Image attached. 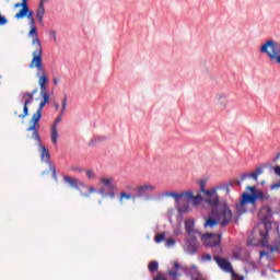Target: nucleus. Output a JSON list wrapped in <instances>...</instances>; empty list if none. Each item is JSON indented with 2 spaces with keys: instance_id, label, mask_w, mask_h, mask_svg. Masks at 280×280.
<instances>
[{
  "instance_id": "obj_1",
  "label": "nucleus",
  "mask_w": 280,
  "mask_h": 280,
  "mask_svg": "<svg viewBox=\"0 0 280 280\" xmlns=\"http://www.w3.org/2000/svg\"><path fill=\"white\" fill-rule=\"evenodd\" d=\"M30 69H36V78H38V86L40 91V101L39 106L35 114H33L31 118V126L26 129L27 132H33V137L36 141H40V135H38V130L40 129V119H43V108L45 105L49 104L50 96L47 92V84H49V75H47V70H45V66L43 65V57H33L30 65Z\"/></svg>"
},
{
  "instance_id": "obj_2",
  "label": "nucleus",
  "mask_w": 280,
  "mask_h": 280,
  "mask_svg": "<svg viewBox=\"0 0 280 280\" xmlns=\"http://www.w3.org/2000/svg\"><path fill=\"white\" fill-rule=\"evenodd\" d=\"M14 8H22L16 14L15 19H26L31 25V30L28 32V38H32V45L35 47L33 51V58L43 57V45L40 44V39L38 38V30L36 28V21L34 20V11L30 10V4H27V0H22V2H18L14 4Z\"/></svg>"
},
{
  "instance_id": "obj_3",
  "label": "nucleus",
  "mask_w": 280,
  "mask_h": 280,
  "mask_svg": "<svg viewBox=\"0 0 280 280\" xmlns=\"http://www.w3.org/2000/svg\"><path fill=\"white\" fill-rule=\"evenodd\" d=\"M233 220V211L228 206H223L220 210L213 209L203 224L205 229H213L221 224L222 228L229 226Z\"/></svg>"
},
{
  "instance_id": "obj_4",
  "label": "nucleus",
  "mask_w": 280,
  "mask_h": 280,
  "mask_svg": "<svg viewBox=\"0 0 280 280\" xmlns=\"http://www.w3.org/2000/svg\"><path fill=\"white\" fill-rule=\"evenodd\" d=\"M199 185L200 192L205 194V196L207 197L205 199L206 205H209L210 207H218V205H220V196L218 195V191H220V189H224L226 190V194H229V188L233 185V183L230 182L229 184L217 186L208 190L205 189L207 182L200 180Z\"/></svg>"
},
{
  "instance_id": "obj_5",
  "label": "nucleus",
  "mask_w": 280,
  "mask_h": 280,
  "mask_svg": "<svg viewBox=\"0 0 280 280\" xmlns=\"http://www.w3.org/2000/svg\"><path fill=\"white\" fill-rule=\"evenodd\" d=\"M162 198H173L176 205H180V201L191 202L195 207L202 203V196L197 194L196 196L191 190L184 192L164 191Z\"/></svg>"
},
{
  "instance_id": "obj_6",
  "label": "nucleus",
  "mask_w": 280,
  "mask_h": 280,
  "mask_svg": "<svg viewBox=\"0 0 280 280\" xmlns=\"http://www.w3.org/2000/svg\"><path fill=\"white\" fill-rule=\"evenodd\" d=\"M253 202L254 199L250 197V194L243 192L240 202L236 203L235 214L237 218L244 215V213H248V211H255L256 207Z\"/></svg>"
},
{
  "instance_id": "obj_7",
  "label": "nucleus",
  "mask_w": 280,
  "mask_h": 280,
  "mask_svg": "<svg viewBox=\"0 0 280 280\" xmlns=\"http://www.w3.org/2000/svg\"><path fill=\"white\" fill-rule=\"evenodd\" d=\"M98 185L106 187V189L101 188L98 194L104 198H110L112 200L115 199V191H117V184H115V179L113 177H101Z\"/></svg>"
},
{
  "instance_id": "obj_8",
  "label": "nucleus",
  "mask_w": 280,
  "mask_h": 280,
  "mask_svg": "<svg viewBox=\"0 0 280 280\" xmlns=\"http://www.w3.org/2000/svg\"><path fill=\"white\" fill-rule=\"evenodd\" d=\"M67 95L63 96L60 115L56 118L51 126L50 141L54 145H58V124L62 121V115L67 112Z\"/></svg>"
},
{
  "instance_id": "obj_9",
  "label": "nucleus",
  "mask_w": 280,
  "mask_h": 280,
  "mask_svg": "<svg viewBox=\"0 0 280 280\" xmlns=\"http://www.w3.org/2000/svg\"><path fill=\"white\" fill-rule=\"evenodd\" d=\"M136 198H144V200H152L150 194H154L156 191V185L151 183H143L135 188Z\"/></svg>"
},
{
  "instance_id": "obj_10",
  "label": "nucleus",
  "mask_w": 280,
  "mask_h": 280,
  "mask_svg": "<svg viewBox=\"0 0 280 280\" xmlns=\"http://www.w3.org/2000/svg\"><path fill=\"white\" fill-rule=\"evenodd\" d=\"M36 93H38V89L33 90L31 93H22V100H24L23 114L14 113V115H18L20 119H25L30 114V108L27 106L34 102V95H36Z\"/></svg>"
},
{
  "instance_id": "obj_11",
  "label": "nucleus",
  "mask_w": 280,
  "mask_h": 280,
  "mask_svg": "<svg viewBox=\"0 0 280 280\" xmlns=\"http://www.w3.org/2000/svg\"><path fill=\"white\" fill-rule=\"evenodd\" d=\"M214 261L218 264L221 270H224L225 272H231L233 280H244L242 276L235 273V271L233 270V265H231V261H229L228 259L220 256H214Z\"/></svg>"
},
{
  "instance_id": "obj_12",
  "label": "nucleus",
  "mask_w": 280,
  "mask_h": 280,
  "mask_svg": "<svg viewBox=\"0 0 280 280\" xmlns=\"http://www.w3.org/2000/svg\"><path fill=\"white\" fill-rule=\"evenodd\" d=\"M199 237H201L203 246H208L210 248H212L213 246H220V244L222 243L221 234L207 233L199 235Z\"/></svg>"
},
{
  "instance_id": "obj_13",
  "label": "nucleus",
  "mask_w": 280,
  "mask_h": 280,
  "mask_svg": "<svg viewBox=\"0 0 280 280\" xmlns=\"http://www.w3.org/2000/svg\"><path fill=\"white\" fill-rule=\"evenodd\" d=\"M268 224H265V231H260V244L269 248L270 253H280V238L273 245L268 244Z\"/></svg>"
},
{
  "instance_id": "obj_14",
  "label": "nucleus",
  "mask_w": 280,
  "mask_h": 280,
  "mask_svg": "<svg viewBox=\"0 0 280 280\" xmlns=\"http://www.w3.org/2000/svg\"><path fill=\"white\" fill-rule=\"evenodd\" d=\"M247 191H250L252 194L249 195V198H253L254 201V207H257V200H268L270 198L269 195L264 194L261 190H257L255 186H247Z\"/></svg>"
},
{
  "instance_id": "obj_15",
  "label": "nucleus",
  "mask_w": 280,
  "mask_h": 280,
  "mask_svg": "<svg viewBox=\"0 0 280 280\" xmlns=\"http://www.w3.org/2000/svg\"><path fill=\"white\" fill-rule=\"evenodd\" d=\"M185 231L188 233L189 237H200L202 233L196 230V221L194 219L185 220Z\"/></svg>"
},
{
  "instance_id": "obj_16",
  "label": "nucleus",
  "mask_w": 280,
  "mask_h": 280,
  "mask_svg": "<svg viewBox=\"0 0 280 280\" xmlns=\"http://www.w3.org/2000/svg\"><path fill=\"white\" fill-rule=\"evenodd\" d=\"M198 236H189L186 242L185 250L188 255H196L198 253Z\"/></svg>"
},
{
  "instance_id": "obj_17",
  "label": "nucleus",
  "mask_w": 280,
  "mask_h": 280,
  "mask_svg": "<svg viewBox=\"0 0 280 280\" xmlns=\"http://www.w3.org/2000/svg\"><path fill=\"white\" fill-rule=\"evenodd\" d=\"M40 148V161L43 163H49L51 161V153H49V149L45 145L40 144V140L38 141Z\"/></svg>"
},
{
  "instance_id": "obj_18",
  "label": "nucleus",
  "mask_w": 280,
  "mask_h": 280,
  "mask_svg": "<svg viewBox=\"0 0 280 280\" xmlns=\"http://www.w3.org/2000/svg\"><path fill=\"white\" fill-rule=\"evenodd\" d=\"M215 102L218 106H221V108H226L229 104V98H226V95L224 94H217Z\"/></svg>"
},
{
  "instance_id": "obj_19",
  "label": "nucleus",
  "mask_w": 280,
  "mask_h": 280,
  "mask_svg": "<svg viewBox=\"0 0 280 280\" xmlns=\"http://www.w3.org/2000/svg\"><path fill=\"white\" fill-rule=\"evenodd\" d=\"M36 16H37L38 23L43 24V19L45 18V4L39 3L36 10Z\"/></svg>"
},
{
  "instance_id": "obj_20",
  "label": "nucleus",
  "mask_w": 280,
  "mask_h": 280,
  "mask_svg": "<svg viewBox=\"0 0 280 280\" xmlns=\"http://www.w3.org/2000/svg\"><path fill=\"white\" fill-rule=\"evenodd\" d=\"M63 180H65V183H68V185H70V187H74V189H78V178L65 176Z\"/></svg>"
},
{
  "instance_id": "obj_21",
  "label": "nucleus",
  "mask_w": 280,
  "mask_h": 280,
  "mask_svg": "<svg viewBox=\"0 0 280 280\" xmlns=\"http://www.w3.org/2000/svg\"><path fill=\"white\" fill-rule=\"evenodd\" d=\"M135 198L136 197L132 196V194H128L126 191H122V192H120V196H119V202H124V200H132Z\"/></svg>"
},
{
  "instance_id": "obj_22",
  "label": "nucleus",
  "mask_w": 280,
  "mask_h": 280,
  "mask_svg": "<svg viewBox=\"0 0 280 280\" xmlns=\"http://www.w3.org/2000/svg\"><path fill=\"white\" fill-rule=\"evenodd\" d=\"M246 178H253L257 183V180H259V175H257L255 172L249 174H243L242 180H246Z\"/></svg>"
},
{
  "instance_id": "obj_23",
  "label": "nucleus",
  "mask_w": 280,
  "mask_h": 280,
  "mask_svg": "<svg viewBox=\"0 0 280 280\" xmlns=\"http://www.w3.org/2000/svg\"><path fill=\"white\" fill-rule=\"evenodd\" d=\"M85 174L89 180H94V178H97V174L95 173V171H93V168H89L88 171H85Z\"/></svg>"
},
{
  "instance_id": "obj_24",
  "label": "nucleus",
  "mask_w": 280,
  "mask_h": 280,
  "mask_svg": "<svg viewBox=\"0 0 280 280\" xmlns=\"http://www.w3.org/2000/svg\"><path fill=\"white\" fill-rule=\"evenodd\" d=\"M159 270V262L158 261H151L149 264V271L150 272H156Z\"/></svg>"
},
{
  "instance_id": "obj_25",
  "label": "nucleus",
  "mask_w": 280,
  "mask_h": 280,
  "mask_svg": "<svg viewBox=\"0 0 280 280\" xmlns=\"http://www.w3.org/2000/svg\"><path fill=\"white\" fill-rule=\"evenodd\" d=\"M164 241H165V234L164 233H159L154 237V242L156 244H161V242H164Z\"/></svg>"
},
{
  "instance_id": "obj_26",
  "label": "nucleus",
  "mask_w": 280,
  "mask_h": 280,
  "mask_svg": "<svg viewBox=\"0 0 280 280\" xmlns=\"http://www.w3.org/2000/svg\"><path fill=\"white\" fill-rule=\"evenodd\" d=\"M177 211H178V213H188V212H189V206H188V205H186V206H179V207L177 208Z\"/></svg>"
},
{
  "instance_id": "obj_27",
  "label": "nucleus",
  "mask_w": 280,
  "mask_h": 280,
  "mask_svg": "<svg viewBox=\"0 0 280 280\" xmlns=\"http://www.w3.org/2000/svg\"><path fill=\"white\" fill-rule=\"evenodd\" d=\"M176 244V241L174 238H167L166 240V246L170 248Z\"/></svg>"
},
{
  "instance_id": "obj_28",
  "label": "nucleus",
  "mask_w": 280,
  "mask_h": 280,
  "mask_svg": "<svg viewBox=\"0 0 280 280\" xmlns=\"http://www.w3.org/2000/svg\"><path fill=\"white\" fill-rule=\"evenodd\" d=\"M70 170L71 172H78L79 174H81V172H84V168L78 166H71Z\"/></svg>"
},
{
  "instance_id": "obj_29",
  "label": "nucleus",
  "mask_w": 280,
  "mask_h": 280,
  "mask_svg": "<svg viewBox=\"0 0 280 280\" xmlns=\"http://www.w3.org/2000/svg\"><path fill=\"white\" fill-rule=\"evenodd\" d=\"M8 23V19H5V16H3L1 13H0V25H5Z\"/></svg>"
},
{
  "instance_id": "obj_30",
  "label": "nucleus",
  "mask_w": 280,
  "mask_h": 280,
  "mask_svg": "<svg viewBox=\"0 0 280 280\" xmlns=\"http://www.w3.org/2000/svg\"><path fill=\"white\" fill-rule=\"evenodd\" d=\"M190 268H191V270H195L196 277H200V272L198 271V267L196 265H192Z\"/></svg>"
},
{
  "instance_id": "obj_31",
  "label": "nucleus",
  "mask_w": 280,
  "mask_h": 280,
  "mask_svg": "<svg viewBox=\"0 0 280 280\" xmlns=\"http://www.w3.org/2000/svg\"><path fill=\"white\" fill-rule=\"evenodd\" d=\"M49 34H50L51 38L55 40V43H56L58 40L56 31H50Z\"/></svg>"
},
{
  "instance_id": "obj_32",
  "label": "nucleus",
  "mask_w": 280,
  "mask_h": 280,
  "mask_svg": "<svg viewBox=\"0 0 280 280\" xmlns=\"http://www.w3.org/2000/svg\"><path fill=\"white\" fill-rule=\"evenodd\" d=\"M255 173L257 174V176H261V174H264V167H257Z\"/></svg>"
},
{
  "instance_id": "obj_33",
  "label": "nucleus",
  "mask_w": 280,
  "mask_h": 280,
  "mask_svg": "<svg viewBox=\"0 0 280 280\" xmlns=\"http://www.w3.org/2000/svg\"><path fill=\"white\" fill-rule=\"evenodd\" d=\"M202 261H211V256L209 254H206L202 256Z\"/></svg>"
},
{
  "instance_id": "obj_34",
  "label": "nucleus",
  "mask_w": 280,
  "mask_h": 280,
  "mask_svg": "<svg viewBox=\"0 0 280 280\" xmlns=\"http://www.w3.org/2000/svg\"><path fill=\"white\" fill-rule=\"evenodd\" d=\"M153 280H167V278H165V276L162 273H159Z\"/></svg>"
},
{
  "instance_id": "obj_35",
  "label": "nucleus",
  "mask_w": 280,
  "mask_h": 280,
  "mask_svg": "<svg viewBox=\"0 0 280 280\" xmlns=\"http://www.w3.org/2000/svg\"><path fill=\"white\" fill-rule=\"evenodd\" d=\"M168 275H170V277H173L174 279H176V277H178V272L172 271V270L168 271Z\"/></svg>"
},
{
  "instance_id": "obj_36",
  "label": "nucleus",
  "mask_w": 280,
  "mask_h": 280,
  "mask_svg": "<svg viewBox=\"0 0 280 280\" xmlns=\"http://www.w3.org/2000/svg\"><path fill=\"white\" fill-rule=\"evenodd\" d=\"M273 172H275V174H276L277 176L280 177V166H275V167H273Z\"/></svg>"
},
{
  "instance_id": "obj_37",
  "label": "nucleus",
  "mask_w": 280,
  "mask_h": 280,
  "mask_svg": "<svg viewBox=\"0 0 280 280\" xmlns=\"http://www.w3.org/2000/svg\"><path fill=\"white\" fill-rule=\"evenodd\" d=\"M173 266H174L175 270H178V268H180V264H178V262H176V261L174 262Z\"/></svg>"
},
{
  "instance_id": "obj_38",
  "label": "nucleus",
  "mask_w": 280,
  "mask_h": 280,
  "mask_svg": "<svg viewBox=\"0 0 280 280\" xmlns=\"http://www.w3.org/2000/svg\"><path fill=\"white\" fill-rule=\"evenodd\" d=\"M89 191H90V194H95V191H97V190L94 187H90Z\"/></svg>"
},
{
  "instance_id": "obj_39",
  "label": "nucleus",
  "mask_w": 280,
  "mask_h": 280,
  "mask_svg": "<svg viewBox=\"0 0 280 280\" xmlns=\"http://www.w3.org/2000/svg\"><path fill=\"white\" fill-rule=\"evenodd\" d=\"M266 256H268V253L267 252H260V257H266Z\"/></svg>"
},
{
  "instance_id": "obj_40",
  "label": "nucleus",
  "mask_w": 280,
  "mask_h": 280,
  "mask_svg": "<svg viewBox=\"0 0 280 280\" xmlns=\"http://www.w3.org/2000/svg\"><path fill=\"white\" fill-rule=\"evenodd\" d=\"M54 106H55V109H56V110H59V108H60V104L55 103V104H54Z\"/></svg>"
},
{
  "instance_id": "obj_41",
  "label": "nucleus",
  "mask_w": 280,
  "mask_h": 280,
  "mask_svg": "<svg viewBox=\"0 0 280 280\" xmlns=\"http://www.w3.org/2000/svg\"><path fill=\"white\" fill-rule=\"evenodd\" d=\"M54 84H55V86H58V82H59V80L58 79H54Z\"/></svg>"
},
{
  "instance_id": "obj_42",
  "label": "nucleus",
  "mask_w": 280,
  "mask_h": 280,
  "mask_svg": "<svg viewBox=\"0 0 280 280\" xmlns=\"http://www.w3.org/2000/svg\"><path fill=\"white\" fill-rule=\"evenodd\" d=\"M196 277H197V278H191V280H200V279L198 278L199 276H196Z\"/></svg>"
},
{
  "instance_id": "obj_43",
  "label": "nucleus",
  "mask_w": 280,
  "mask_h": 280,
  "mask_svg": "<svg viewBox=\"0 0 280 280\" xmlns=\"http://www.w3.org/2000/svg\"><path fill=\"white\" fill-rule=\"evenodd\" d=\"M276 159H280V152L276 155Z\"/></svg>"
},
{
  "instance_id": "obj_44",
  "label": "nucleus",
  "mask_w": 280,
  "mask_h": 280,
  "mask_svg": "<svg viewBox=\"0 0 280 280\" xmlns=\"http://www.w3.org/2000/svg\"><path fill=\"white\" fill-rule=\"evenodd\" d=\"M236 184L238 185V187H240V185H242V182H236Z\"/></svg>"
},
{
  "instance_id": "obj_45",
  "label": "nucleus",
  "mask_w": 280,
  "mask_h": 280,
  "mask_svg": "<svg viewBox=\"0 0 280 280\" xmlns=\"http://www.w3.org/2000/svg\"><path fill=\"white\" fill-rule=\"evenodd\" d=\"M277 235H278V240H280L279 232H277Z\"/></svg>"
},
{
  "instance_id": "obj_46",
  "label": "nucleus",
  "mask_w": 280,
  "mask_h": 280,
  "mask_svg": "<svg viewBox=\"0 0 280 280\" xmlns=\"http://www.w3.org/2000/svg\"><path fill=\"white\" fill-rule=\"evenodd\" d=\"M54 174H56V170L54 168Z\"/></svg>"
},
{
  "instance_id": "obj_47",
  "label": "nucleus",
  "mask_w": 280,
  "mask_h": 280,
  "mask_svg": "<svg viewBox=\"0 0 280 280\" xmlns=\"http://www.w3.org/2000/svg\"><path fill=\"white\" fill-rule=\"evenodd\" d=\"M127 189H130V186H127Z\"/></svg>"
},
{
  "instance_id": "obj_48",
  "label": "nucleus",
  "mask_w": 280,
  "mask_h": 280,
  "mask_svg": "<svg viewBox=\"0 0 280 280\" xmlns=\"http://www.w3.org/2000/svg\"><path fill=\"white\" fill-rule=\"evenodd\" d=\"M98 202H100V205H102V200H100Z\"/></svg>"
},
{
  "instance_id": "obj_49",
  "label": "nucleus",
  "mask_w": 280,
  "mask_h": 280,
  "mask_svg": "<svg viewBox=\"0 0 280 280\" xmlns=\"http://www.w3.org/2000/svg\"><path fill=\"white\" fill-rule=\"evenodd\" d=\"M235 222H237V219H235Z\"/></svg>"
}]
</instances>
